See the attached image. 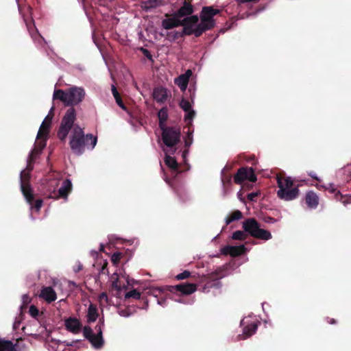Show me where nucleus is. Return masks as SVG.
Here are the masks:
<instances>
[{"instance_id":"nucleus-1","label":"nucleus","mask_w":351,"mask_h":351,"mask_svg":"<svg viewBox=\"0 0 351 351\" xmlns=\"http://www.w3.org/2000/svg\"><path fill=\"white\" fill-rule=\"evenodd\" d=\"M66 106L68 108L62 118L57 136L61 141H64L77 119L74 106L81 103L86 96V91L82 87L73 86L66 90Z\"/></svg>"},{"instance_id":"nucleus-2","label":"nucleus","mask_w":351,"mask_h":351,"mask_svg":"<svg viewBox=\"0 0 351 351\" xmlns=\"http://www.w3.org/2000/svg\"><path fill=\"white\" fill-rule=\"evenodd\" d=\"M71 130L69 145L75 154L80 156L84 154L86 146L89 148V141H90V149H93L95 147L97 142V136H94L92 134L85 135L83 129L79 125L74 123Z\"/></svg>"},{"instance_id":"nucleus-3","label":"nucleus","mask_w":351,"mask_h":351,"mask_svg":"<svg viewBox=\"0 0 351 351\" xmlns=\"http://www.w3.org/2000/svg\"><path fill=\"white\" fill-rule=\"evenodd\" d=\"M278 186V197L285 201H291L296 199L300 194L298 186H295L290 177H283L278 175L276 177Z\"/></svg>"},{"instance_id":"nucleus-4","label":"nucleus","mask_w":351,"mask_h":351,"mask_svg":"<svg viewBox=\"0 0 351 351\" xmlns=\"http://www.w3.org/2000/svg\"><path fill=\"white\" fill-rule=\"evenodd\" d=\"M220 13V10L214 8L213 6H204L199 12L198 23V33L201 32L202 35L206 31L210 30L215 27L216 21L214 16Z\"/></svg>"},{"instance_id":"nucleus-5","label":"nucleus","mask_w":351,"mask_h":351,"mask_svg":"<svg viewBox=\"0 0 351 351\" xmlns=\"http://www.w3.org/2000/svg\"><path fill=\"white\" fill-rule=\"evenodd\" d=\"M244 232L251 237L261 240L267 241L271 239V234L268 230L261 228L260 223L254 218H248L243 222Z\"/></svg>"},{"instance_id":"nucleus-6","label":"nucleus","mask_w":351,"mask_h":351,"mask_svg":"<svg viewBox=\"0 0 351 351\" xmlns=\"http://www.w3.org/2000/svg\"><path fill=\"white\" fill-rule=\"evenodd\" d=\"M223 271V270L219 267L210 274L199 277V282L204 283L202 291L208 292L211 288L220 289L221 287L220 280L224 276Z\"/></svg>"},{"instance_id":"nucleus-7","label":"nucleus","mask_w":351,"mask_h":351,"mask_svg":"<svg viewBox=\"0 0 351 351\" xmlns=\"http://www.w3.org/2000/svg\"><path fill=\"white\" fill-rule=\"evenodd\" d=\"M199 16L197 15H191L181 19L180 26L183 27V34L186 36L194 35L195 37L202 36L201 32L198 33Z\"/></svg>"},{"instance_id":"nucleus-8","label":"nucleus","mask_w":351,"mask_h":351,"mask_svg":"<svg viewBox=\"0 0 351 351\" xmlns=\"http://www.w3.org/2000/svg\"><path fill=\"white\" fill-rule=\"evenodd\" d=\"M162 130L163 143L168 147H173L180 141V130L175 127H165Z\"/></svg>"},{"instance_id":"nucleus-9","label":"nucleus","mask_w":351,"mask_h":351,"mask_svg":"<svg viewBox=\"0 0 351 351\" xmlns=\"http://www.w3.org/2000/svg\"><path fill=\"white\" fill-rule=\"evenodd\" d=\"M20 178L21 192L28 204H32L34 200V194L29 183L30 174L23 170L21 172Z\"/></svg>"},{"instance_id":"nucleus-10","label":"nucleus","mask_w":351,"mask_h":351,"mask_svg":"<svg viewBox=\"0 0 351 351\" xmlns=\"http://www.w3.org/2000/svg\"><path fill=\"white\" fill-rule=\"evenodd\" d=\"M256 180V176L253 168L248 167H241L234 176V182L237 184H241L244 180L254 182Z\"/></svg>"},{"instance_id":"nucleus-11","label":"nucleus","mask_w":351,"mask_h":351,"mask_svg":"<svg viewBox=\"0 0 351 351\" xmlns=\"http://www.w3.org/2000/svg\"><path fill=\"white\" fill-rule=\"evenodd\" d=\"M165 289L173 293L179 292L182 295H190L197 290V285L194 283H181L175 286H166Z\"/></svg>"},{"instance_id":"nucleus-12","label":"nucleus","mask_w":351,"mask_h":351,"mask_svg":"<svg viewBox=\"0 0 351 351\" xmlns=\"http://www.w3.org/2000/svg\"><path fill=\"white\" fill-rule=\"evenodd\" d=\"M52 117L47 115L44 121H43L40 129L37 134V139H42L43 141L39 142L40 149H43L46 146V141L49 134V128L51 126Z\"/></svg>"},{"instance_id":"nucleus-13","label":"nucleus","mask_w":351,"mask_h":351,"mask_svg":"<svg viewBox=\"0 0 351 351\" xmlns=\"http://www.w3.org/2000/svg\"><path fill=\"white\" fill-rule=\"evenodd\" d=\"M165 16L166 18L162 20L161 22V25L163 29L169 30L180 26L181 19L176 16L174 12L171 14H165Z\"/></svg>"},{"instance_id":"nucleus-14","label":"nucleus","mask_w":351,"mask_h":351,"mask_svg":"<svg viewBox=\"0 0 351 351\" xmlns=\"http://www.w3.org/2000/svg\"><path fill=\"white\" fill-rule=\"evenodd\" d=\"M65 328L70 332L77 334L82 328V324L77 317H69L64 319Z\"/></svg>"},{"instance_id":"nucleus-15","label":"nucleus","mask_w":351,"mask_h":351,"mask_svg":"<svg viewBox=\"0 0 351 351\" xmlns=\"http://www.w3.org/2000/svg\"><path fill=\"white\" fill-rule=\"evenodd\" d=\"M192 0H184L182 6L174 13L176 16H178L180 19L193 15L194 12V7L191 4Z\"/></svg>"},{"instance_id":"nucleus-16","label":"nucleus","mask_w":351,"mask_h":351,"mask_svg":"<svg viewBox=\"0 0 351 351\" xmlns=\"http://www.w3.org/2000/svg\"><path fill=\"white\" fill-rule=\"evenodd\" d=\"M245 247L243 245L239 246H230L227 245L221 248V252L223 255H230L235 257L240 256L245 253Z\"/></svg>"},{"instance_id":"nucleus-17","label":"nucleus","mask_w":351,"mask_h":351,"mask_svg":"<svg viewBox=\"0 0 351 351\" xmlns=\"http://www.w3.org/2000/svg\"><path fill=\"white\" fill-rule=\"evenodd\" d=\"M192 71L188 69L184 74L179 75L175 79L174 83L180 88L182 91H185L191 76L192 75Z\"/></svg>"},{"instance_id":"nucleus-18","label":"nucleus","mask_w":351,"mask_h":351,"mask_svg":"<svg viewBox=\"0 0 351 351\" xmlns=\"http://www.w3.org/2000/svg\"><path fill=\"white\" fill-rule=\"evenodd\" d=\"M39 297L45 300L47 303H51L56 300L57 295L51 287H43L40 290Z\"/></svg>"},{"instance_id":"nucleus-19","label":"nucleus","mask_w":351,"mask_h":351,"mask_svg":"<svg viewBox=\"0 0 351 351\" xmlns=\"http://www.w3.org/2000/svg\"><path fill=\"white\" fill-rule=\"evenodd\" d=\"M153 97L158 103H164L168 97L167 90L164 87H156L153 90Z\"/></svg>"},{"instance_id":"nucleus-20","label":"nucleus","mask_w":351,"mask_h":351,"mask_svg":"<svg viewBox=\"0 0 351 351\" xmlns=\"http://www.w3.org/2000/svg\"><path fill=\"white\" fill-rule=\"evenodd\" d=\"M72 189V184L69 180H66L63 182L62 185L58 190V194L54 198L58 199L59 197L66 198L69 193L71 192Z\"/></svg>"},{"instance_id":"nucleus-21","label":"nucleus","mask_w":351,"mask_h":351,"mask_svg":"<svg viewBox=\"0 0 351 351\" xmlns=\"http://www.w3.org/2000/svg\"><path fill=\"white\" fill-rule=\"evenodd\" d=\"M305 201L309 208H315L319 204V197L315 192L310 191L306 194Z\"/></svg>"},{"instance_id":"nucleus-22","label":"nucleus","mask_w":351,"mask_h":351,"mask_svg":"<svg viewBox=\"0 0 351 351\" xmlns=\"http://www.w3.org/2000/svg\"><path fill=\"white\" fill-rule=\"evenodd\" d=\"M0 351H20L17 343H13L10 340L0 337Z\"/></svg>"},{"instance_id":"nucleus-23","label":"nucleus","mask_w":351,"mask_h":351,"mask_svg":"<svg viewBox=\"0 0 351 351\" xmlns=\"http://www.w3.org/2000/svg\"><path fill=\"white\" fill-rule=\"evenodd\" d=\"M99 316L97 306L90 303L86 315L87 322L90 324L95 322Z\"/></svg>"},{"instance_id":"nucleus-24","label":"nucleus","mask_w":351,"mask_h":351,"mask_svg":"<svg viewBox=\"0 0 351 351\" xmlns=\"http://www.w3.org/2000/svg\"><path fill=\"white\" fill-rule=\"evenodd\" d=\"M258 324L254 322L244 326L243 330V336H244L243 339L248 338L254 335L256 332Z\"/></svg>"},{"instance_id":"nucleus-25","label":"nucleus","mask_w":351,"mask_h":351,"mask_svg":"<svg viewBox=\"0 0 351 351\" xmlns=\"http://www.w3.org/2000/svg\"><path fill=\"white\" fill-rule=\"evenodd\" d=\"M158 117L159 119V128L160 129H163V128L167 127L165 125V122L168 119V113L167 108H162L158 112Z\"/></svg>"},{"instance_id":"nucleus-26","label":"nucleus","mask_w":351,"mask_h":351,"mask_svg":"<svg viewBox=\"0 0 351 351\" xmlns=\"http://www.w3.org/2000/svg\"><path fill=\"white\" fill-rule=\"evenodd\" d=\"M160 35L161 36H165L166 38L171 42L175 41L176 40L178 39L179 38H182V37H184V36H186L184 34H183V31H182V32L173 31V32H167L166 34L160 33Z\"/></svg>"},{"instance_id":"nucleus-27","label":"nucleus","mask_w":351,"mask_h":351,"mask_svg":"<svg viewBox=\"0 0 351 351\" xmlns=\"http://www.w3.org/2000/svg\"><path fill=\"white\" fill-rule=\"evenodd\" d=\"M95 348H101L104 346V339L102 336L97 334H93L91 338L88 340Z\"/></svg>"},{"instance_id":"nucleus-28","label":"nucleus","mask_w":351,"mask_h":351,"mask_svg":"<svg viewBox=\"0 0 351 351\" xmlns=\"http://www.w3.org/2000/svg\"><path fill=\"white\" fill-rule=\"evenodd\" d=\"M112 95L116 100V102L117 104V105L123 110H127V108L126 106H125L122 99H121V97L120 95V94L119 93L117 88L115 87V86L114 85H112Z\"/></svg>"},{"instance_id":"nucleus-29","label":"nucleus","mask_w":351,"mask_h":351,"mask_svg":"<svg viewBox=\"0 0 351 351\" xmlns=\"http://www.w3.org/2000/svg\"><path fill=\"white\" fill-rule=\"evenodd\" d=\"M67 91L61 89L56 90L53 93V99H60L66 106Z\"/></svg>"},{"instance_id":"nucleus-30","label":"nucleus","mask_w":351,"mask_h":351,"mask_svg":"<svg viewBox=\"0 0 351 351\" xmlns=\"http://www.w3.org/2000/svg\"><path fill=\"white\" fill-rule=\"evenodd\" d=\"M243 217V213L239 210L233 211L229 216L226 218V225H229L234 221L239 220Z\"/></svg>"},{"instance_id":"nucleus-31","label":"nucleus","mask_w":351,"mask_h":351,"mask_svg":"<svg viewBox=\"0 0 351 351\" xmlns=\"http://www.w3.org/2000/svg\"><path fill=\"white\" fill-rule=\"evenodd\" d=\"M165 162L166 165L173 171H178V163L175 158L166 155L165 158Z\"/></svg>"},{"instance_id":"nucleus-32","label":"nucleus","mask_w":351,"mask_h":351,"mask_svg":"<svg viewBox=\"0 0 351 351\" xmlns=\"http://www.w3.org/2000/svg\"><path fill=\"white\" fill-rule=\"evenodd\" d=\"M161 4V0H147L143 2V9L146 11L157 8Z\"/></svg>"},{"instance_id":"nucleus-33","label":"nucleus","mask_w":351,"mask_h":351,"mask_svg":"<svg viewBox=\"0 0 351 351\" xmlns=\"http://www.w3.org/2000/svg\"><path fill=\"white\" fill-rule=\"evenodd\" d=\"M141 293L137 291L136 289H132L128 293H126L125 298V299L128 298H134V299H140L141 298Z\"/></svg>"},{"instance_id":"nucleus-34","label":"nucleus","mask_w":351,"mask_h":351,"mask_svg":"<svg viewBox=\"0 0 351 351\" xmlns=\"http://www.w3.org/2000/svg\"><path fill=\"white\" fill-rule=\"evenodd\" d=\"M180 107L184 111L188 112L191 110V104L190 101L184 98H182L180 102Z\"/></svg>"},{"instance_id":"nucleus-35","label":"nucleus","mask_w":351,"mask_h":351,"mask_svg":"<svg viewBox=\"0 0 351 351\" xmlns=\"http://www.w3.org/2000/svg\"><path fill=\"white\" fill-rule=\"evenodd\" d=\"M232 238L234 240L244 241L247 235L241 230H237L232 234Z\"/></svg>"},{"instance_id":"nucleus-36","label":"nucleus","mask_w":351,"mask_h":351,"mask_svg":"<svg viewBox=\"0 0 351 351\" xmlns=\"http://www.w3.org/2000/svg\"><path fill=\"white\" fill-rule=\"evenodd\" d=\"M123 257V254L119 252H114L111 256V261L114 265H117L121 258Z\"/></svg>"},{"instance_id":"nucleus-37","label":"nucleus","mask_w":351,"mask_h":351,"mask_svg":"<svg viewBox=\"0 0 351 351\" xmlns=\"http://www.w3.org/2000/svg\"><path fill=\"white\" fill-rule=\"evenodd\" d=\"M192 143H193V134H192V132L189 131L187 133V135L184 139L185 148L189 149Z\"/></svg>"},{"instance_id":"nucleus-38","label":"nucleus","mask_w":351,"mask_h":351,"mask_svg":"<svg viewBox=\"0 0 351 351\" xmlns=\"http://www.w3.org/2000/svg\"><path fill=\"white\" fill-rule=\"evenodd\" d=\"M83 335L86 339L89 340L93 335L92 328L88 326H84L83 328Z\"/></svg>"},{"instance_id":"nucleus-39","label":"nucleus","mask_w":351,"mask_h":351,"mask_svg":"<svg viewBox=\"0 0 351 351\" xmlns=\"http://www.w3.org/2000/svg\"><path fill=\"white\" fill-rule=\"evenodd\" d=\"M37 154V152L36 149H34L32 150L28 159V165H27V169L29 171H32L33 169V167L31 165V163L34 161V156Z\"/></svg>"},{"instance_id":"nucleus-40","label":"nucleus","mask_w":351,"mask_h":351,"mask_svg":"<svg viewBox=\"0 0 351 351\" xmlns=\"http://www.w3.org/2000/svg\"><path fill=\"white\" fill-rule=\"evenodd\" d=\"M186 112V114L184 116V121L191 122L195 116V112L193 109H191V110H189L188 112Z\"/></svg>"},{"instance_id":"nucleus-41","label":"nucleus","mask_w":351,"mask_h":351,"mask_svg":"<svg viewBox=\"0 0 351 351\" xmlns=\"http://www.w3.org/2000/svg\"><path fill=\"white\" fill-rule=\"evenodd\" d=\"M43 199H37L36 200H33L32 204H29L32 207H34L37 211L40 210V208L43 206Z\"/></svg>"},{"instance_id":"nucleus-42","label":"nucleus","mask_w":351,"mask_h":351,"mask_svg":"<svg viewBox=\"0 0 351 351\" xmlns=\"http://www.w3.org/2000/svg\"><path fill=\"white\" fill-rule=\"evenodd\" d=\"M191 276V272L189 271L185 270L183 272L178 274L176 276V278L178 280L186 279Z\"/></svg>"},{"instance_id":"nucleus-43","label":"nucleus","mask_w":351,"mask_h":351,"mask_svg":"<svg viewBox=\"0 0 351 351\" xmlns=\"http://www.w3.org/2000/svg\"><path fill=\"white\" fill-rule=\"evenodd\" d=\"M29 313L33 317H36L39 314V311L34 305H31Z\"/></svg>"},{"instance_id":"nucleus-44","label":"nucleus","mask_w":351,"mask_h":351,"mask_svg":"<svg viewBox=\"0 0 351 351\" xmlns=\"http://www.w3.org/2000/svg\"><path fill=\"white\" fill-rule=\"evenodd\" d=\"M260 195L259 192H252L247 195V199L250 201L254 202L256 199V197Z\"/></svg>"},{"instance_id":"nucleus-45","label":"nucleus","mask_w":351,"mask_h":351,"mask_svg":"<svg viewBox=\"0 0 351 351\" xmlns=\"http://www.w3.org/2000/svg\"><path fill=\"white\" fill-rule=\"evenodd\" d=\"M22 301L23 306H26L31 302V298L27 294H24L22 296Z\"/></svg>"},{"instance_id":"nucleus-46","label":"nucleus","mask_w":351,"mask_h":351,"mask_svg":"<svg viewBox=\"0 0 351 351\" xmlns=\"http://www.w3.org/2000/svg\"><path fill=\"white\" fill-rule=\"evenodd\" d=\"M119 314L122 317H129L131 315L130 310L128 308L122 309L119 311Z\"/></svg>"},{"instance_id":"nucleus-47","label":"nucleus","mask_w":351,"mask_h":351,"mask_svg":"<svg viewBox=\"0 0 351 351\" xmlns=\"http://www.w3.org/2000/svg\"><path fill=\"white\" fill-rule=\"evenodd\" d=\"M142 53H143V55L149 60H152V56L150 53V51L147 49H144V48H141V49Z\"/></svg>"},{"instance_id":"nucleus-48","label":"nucleus","mask_w":351,"mask_h":351,"mask_svg":"<svg viewBox=\"0 0 351 351\" xmlns=\"http://www.w3.org/2000/svg\"><path fill=\"white\" fill-rule=\"evenodd\" d=\"M112 287L117 289V291L121 290V285L119 284V280L117 278L115 280H114L112 283Z\"/></svg>"},{"instance_id":"nucleus-49","label":"nucleus","mask_w":351,"mask_h":351,"mask_svg":"<svg viewBox=\"0 0 351 351\" xmlns=\"http://www.w3.org/2000/svg\"><path fill=\"white\" fill-rule=\"evenodd\" d=\"M308 175L309 176H311L313 180L319 181V178L317 176L316 173L314 171H311L308 172Z\"/></svg>"},{"instance_id":"nucleus-50","label":"nucleus","mask_w":351,"mask_h":351,"mask_svg":"<svg viewBox=\"0 0 351 351\" xmlns=\"http://www.w3.org/2000/svg\"><path fill=\"white\" fill-rule=\"evenodd\" d=\"M95 330L97 331V335H98L99 336H102V330H101V326L100 325L97 324L95 326Z\"/></svg>"},{"instance_id":"nucleus-51","label":"nucleus","mask_w":351,"mask_h":351,"mask_svg":"<svg viewBox=\"0 0 351 351\" xmlns=\"http://www.w3.org/2000/svg\"><path fill=\"white\" fill-rule=\"evenodd\" d=\"M188 153H189V149H186V148H185V149L182 152V156L184 160L188 155Z\"/></svg>"},{"instance_id":"nucleus-52","label":"nucleus","mask_w":351,"mask_h":351,"mask_svg":"<svg viewBox=\"0 0 351 351\" xmlns=\"http://www.w3.org/2000/svg\"><path fill=\"white\" fill-rule=\"evenodd\" d=\"M99 299H100V300H103V299H104V300H108V295H107V294H106L105 292L101 293L99 295Z\"/></svg>"},{"instance_id":"nucleus-53","label":"nucleus","mask_w":351,"mask_h":351,"mask_svg":"<svg viewBox=\"0 0 351 351\" xmlns=\"http://www.w3.org/2000/svg\"><path fill=\"white\" fill-rule=\"evenodd\" d=\"M158 302L159 304H160L161 306H164L165 304V302H166V299H161V300H158Z\"/></svg>"},{"instance_id":"nucleus-54","label":"nucleus","mask_w":351,"mask_h":351,"mask_svg":"<svg viewBox=\"0 0 351 351\" xmlns=\"http://www.w3.org/2000/svg\"><path fill=\"white\" fill-rule=\"evenodd\" d=\"M259 0H241L242 3H246V2H257Z\"/></svg>"},{"instance_id":"nucleus-55","label":"nucleus","mask_w":351,"mask_h":351,"mask_svg":"<svg viewBox=\"0 0 351 351\" xmlns=\"http://www.w3.org/2000/svg\"><path fill=\"white\" fill-rule=\"evenodd\" d=\"M328 322L331 324H334L336 323V321L333 319V318H330V321H328Z\"/></svg>"},{"instance_id":"nucleus-56","label":"nucleus","mask_w":351,"mask_h":351,"mask_svg":"<svg viewBox=\"0 0 351 351\" xmlns=\"http://www.w3.org/2000/svg\"><path fill=\"white\" fill-rule=\"evenodd\" d=\"M99 250H100L101 252H104V245L103 244H101V245H100Z\"/></svg>"},{"instance_id":"nucleus-57","label":"nucleus","mask_w":351,"mask_h":351,"mask_svg":"<svg viewBox=\"0 0 351 351\" xmlns=\"http://www.w3.org/2000/svg\"><path fill=\"white\" fill-rule=\"evenodd\" d=\"M268 222H274L275 221V219L272 217H269V220L267 221Z\"/></svg>"},{"instance_id":"nucleus-58","label":"nucleus","mask_w":351,"mask_h":351,"mask_svg":"<svg viewBox=\"0 0 351 351\" xmlns=\"http://www.w3.org/2000/svg\"><path fill=\"white\" fill-rule=\"evenodd\" d=\"M336 196H337V198H338V196H340L341 197H342V195H341L339 191H337Z\"/></svg>"},{"instance_id":"nucleus-59","label":"nucleus","mask_w":351,"mask_h":351,"mask_svg":"<svg viewBox=\"0 0 351 351\" xmlns=\"http://www.w3.org/2000/svg\"><path fill=\"white\" fill-rule=\"evenodd\" d=\"M331 192L332 193H335V189H331Z\"/></svg>"},{"instance_id":"nucleus-60","label":"nucleus","mask_w":351,"mask_h":351,"mask_svg":"<svg viewBox=\"0 0 351 351\" xmlns=\"http://www.w3.org/2000/svg\"><path fill=\"white\" fill-rule=\"evenodd\" d=\"M16 1H17L18 3L19 2V0H16Z\"/></svg>"}]
</instances>
